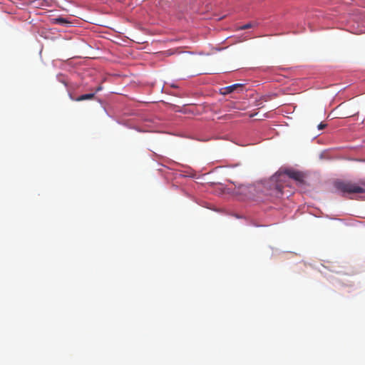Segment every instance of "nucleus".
Returning <instances> with one entry per match:
<instances>
[{
  "label": "nucleus",
  "mask_w": 365,
  "mask_h": 365,
  "mask_svg": "<svg viewBox=\"0 0 365 365\" xmlns=\"http://www.w3.org/2000/svg\"><path fill=\"white\" fill-rule=\"evenodd\" d=\"M335 187L343 193H365V184L361 186L351 182L339 181L335 182Z\"/></svg>",
  "instance_id": "1"
},
{
  "label": "nucleus",
  "mask_w": 365,
  "mask_h": 365,
  "mask_svg": "<svg viewBox=\"0 0 365 365\" xmlns=\"http://www.w3.org/2000/svg\"><path fill=\"white\" fill-rule=\"evenodd\" d=\"M235 185L234 193L237 195H241L243 197H252L257 192L256 186L252 184H242L237 182H231Z\"/></svg>",
  "instance_id": "2"
},
{
  "label": "nucleus",
  "mask_w": 365,
  "mask_h": 365,
  "mask_svg": "<svg viewBox=\"0 0 365 365\" xmlns=\"http://www.w3.org/2000/svg\"><path fill=\"white\" fill-rule=\"evenodd\" d=\"M287 177L294 180L299 185L304 183V174L299 171L295 170H286L284 173L275 175L272 178V181H282L284 180Z\"/></svg>",
  "instance_id": "3"
},
{
  "label": "nucleus",
  "mask_w": 365,
  "mask_h": 365,
  "mask_svg": "<svg viewBox=\"0 0 365 365\" xmlns=\"http://www.w3.org/2000/svg\"><path fill=\"white\" fill-rule=\"evenodd\" d=\"M243 86H244V85L242 83H235V84L221 88L220 93L222 95H227L231 93H233L235 91H237L238 89H242L243 88Z\"/></svg>",
  "instance_id": "4"
},
{
  "label": "nucleus",
  "mask_w": 365,
  "mask_h": 365,
  "mask_svg": "<svg viewBox=\"0 0 365 365\" xmlns=\"http://www.w3.org/2000/svg\"><path fill=\"white\" fill-rule=\"evenodd\" d=\"M51 21L53 24L64 25V24H71V22L69 21H68L66 19L62 18V17L52 19L51 20Z\"/></svg>",
  "instance_id": "5"
},
{
  "label": "nucleus",
  "mask_w": 365,
  "mask_h": 365,
  "mask_svg": "<svg viewBox=\"0 0 365 365\" xmlns=\"http://www.w3.org/2000/svg\"><path fill=\"white\" fill-rule=\"evenodd\" d=\"M94 96H95L94 93L83 94V95H81V96H78V98H76L75 99V101H86V100H91L94 98Z\"/></svg>",
  "instance_id": "6"
},
{
  "label": "nucleus",
  "mask_w": 365,
  "mask_h": 365,
  "mask_svg": "<svg viewBox=\"0 0 365 365\" xmlns=\"http://www.w3.org/2000/svg\"><path fill=\"white\" fill-rule=\"evenodd\" d=\"M253 27V24L252 23L246 24L242 26H240L237 29L238 30H245Z\"/></svg>",
  "instance_id": "7"
},
{
  "label": "nucleus",
  "mask_w": 365,
  "mask_h": 365,
  "mask_svg": "<svg viewBox=\"0 0 365 365\" xmlns=\"http://www.w3.org/2000/svg\"><path fill=\"white\" fill-rule=\"evenodd\" d=\"M282 188H283V186L282 185H279V184H276L275 185V192H276V194H281L282 192Z\"/></svg>",
  "instance_id": "8"
},
{
  "label": "nucleus",
  "mask_w": 365,
  "mask_h": 365,
  "mask_svg": "<svg viewBox=\"0 0 365 365\" xmlns=\"http://www.w3.org/2000/svg\"><path fill=\"white\" fill-rule=\"evenodd\" d=\"M326 126H327V125H326V124H324V123H321L320 124H319V125H318V128H319V130H322V129H324Z\"/></svg>",
  "instance_id": "9"
}]
</instances>
